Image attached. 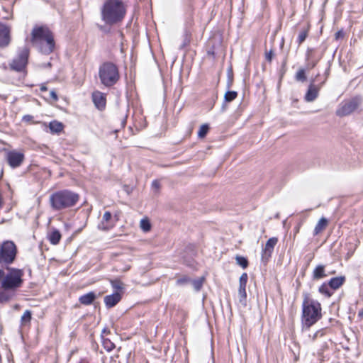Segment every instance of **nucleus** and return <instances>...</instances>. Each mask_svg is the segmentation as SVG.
<instances>
[{
  "instance_id": "4be33fe9",
  "label": "nucleus",
  "mask_w": 363,
  "mask_h": 363,
  "mask_svg": "<svg viewBox=\"0 0 363 363\" xmlns=\"http://www.w3.org/2000/svg\"><path fill=\"white\" fill-rule=\"evenodd\" d=\"M49 128L53 133H59L63 130V125L62 123L53 121L50 123Z\"/></svg>"
},
{
  "instance_id": "aec40b11",
  "label": "nucleus",
  "mask_w": 363,
  "mask_h": 363,
  "mask_svg": "<svg viewBox=\"0 0 363 363\" xmlns=\"http://www.w3.org/2000/svg\"><path fill=\"white\" fill-rule=\"evenodd\" d=\"M328 223V220L325 218H321L315 227L313 235H317L320 233L323 230L325 229Z\"/></svg>"
},
{
  "instance_id": "6ab92c4d",
  "label": "nucleus",
  "mask_w": 363,
  "mask_h": 363,
  "mask_svg": "<svg viewBox=\"0 0 363 363\" xmlns=\"http://www.w3.org/2000/svg\"><path fill=\"white\" fill-rule=\"evenodd\" d=\"M345 279L344 277H337L332 278L330 280L328 285L331 289L334 290L337 289L344 284Z\"/></svg>"
},
{
  "instance_id": "1a4fd4ad",
  "label": "nucleus",
  "mask_w": 363,
  "mask_h": 363,
  "mask_svg": "<svg viewBox=\"0 0 363 363\" xmlns=\"http://www.w3.org/2000/svg\"><path fill=\"white\" fill-rule=\"evenodd\" d=\"M28 56L29 49L27 47L22 48L10 63L11 69L17 72L23 71L28 63Z\"/></svg>"
},
{
  "instance_id": "9d476101",
  "label": "nucleus",
  "mask_w": 363,
  "mask_h": 363,
  "mask_svg": "<svg viewBox=\"0 0 363 363\" xmlns=\"http://www.w3.org/2000/svg\"><path fill=\"white\" fill-rule=\"evenodd\" d=\"M278 242V239L277 238H269L265 244L264 247L262 250V262L264 263H267L269 259L271 257L272 254L274 251V248L275 245Z\"/></svg>"
},
{
  "instance_id": "49530a36",
  "label": "nucleus",
  "mask_w": 363,
  "mask_h": 363,
  "mask_svg": "<svg viewBox=\"0 0 363 363\" xmlns=\"http://www.w3.org/2000/svg\"><path fill=\"white\" fill-rule=\"evenodd\" d=\"M99 28H100V30H104V26H99Z\"/></svg>"
},
{
  "instance_id": "6e6552de",
  "label": "nucleus",
  "mask_w": 363,
  "mask_h": 363,
  "mask_svg": "<svg viewBox=\"0 0 363 363\" xmlns=\"http://www.w3.org/2000/svg\"><path fill=\"white\" fill-rule=\"evenodd\" d=\"M362 97L356 96L349 100L345 101L341 103L336 111V114L338 116L342 117L348 116L354 111L362 103Z\"/></svg>"
},
{
  "instance_id": "79ce46f5",
  "label": "nucleus",
  "mask_w": 363,
  "mask_h": 363,
  "mask_svg": "<svg viewBox=\"0 0 363 363\" xmlns=\"http://www.w3.org/2000/svg\"><path fill=\"white\" fill-rule=\"evenodd\" d=\"M31 118H32V117H31L30 116L27 115V116H25L23 117V120H25V121H29Z\"/></svg>"
},
{
  "instance_id": "f3484780",
  "label": "nucleus",
  "mask_w": 363,
  "mask_h": 363,
  "mask_svg": "<svg viewBox=\"0 0 363 363\" xmlns=\"http://www.w3.org/2000/svg\"><path fill=\"white\" fill-rule=\"evenodd\" d=\"M96 297L95 293L91 291L81 296L79 301L82 304L87 306L91 304Z\"/></svg>"
},
{
  "instance_id": "f03ea898",
  "label": "nucleus",
  "mask_w": 363,
  "mask_h": 363,
  "mask_svg": "<svg viewBox=\"0 0 363 363\" xmlns=\"http://www.w3.org/2000/svg\"><path fill=\"white\" fill-rule=\"evenodd\" d=\"M31 43L43 54L48 55L54 50V37L47 27H35L31 33Z\"/></svg>"
},
{
  "instance_id": "7c9ffc66",
  "label": "nucleus",
  "mask_w": 363,
  "mask_h": 363,
  "mask_svg": "<svg viewBox=\"0 0 363 363\" xmlns=\"http://www.w3.org/2000/svg\"><path fill=\"white\" fill-rule=\"evenodd\" d=\"M329 287V285L323 284L319 287V292L325 295L327 297H330L332 295V292L330 291Z\"/></svg>"
},
{
  "instance_id": "cd10ccee",
  "label": "nucleus",
  "mask_w": 363,
  "mask_h": 363,
  "mask_svg": "<svg viewBox=\"0 0 363 363\" xmlns=\"http://www.w3.org/2000/svg\"><path fill=\"white\" fill-rule=\"evenodd\" d=\"M238 96V93L235 91H228L224 95L225 102H230Z\"/></svg>"
},
{
  "instance_id": "4468645a",
  "label": "nucleus",
  "mask_w": 363,
  "mask_h": 363,
  "mask_svg": "<svg viewBox=\"0 0 363 363\" xmlns=\"http://www.w3.org/2000/svg\"><path fill=\"white\" fill-rule=\"evenodd\" d=\"M92 100L96 107L103 110L106 104V95L99 91H95L92 94Z\"/></svg>"
},
{
  "instance_id": "393cba45",
  "label": "nucleus",
  "mask_w": 363,
  "mask_h": 363,
  "mask_svg": "<svg viewBox=\"0 0 363 363\" xmlns=\"http://www.w3.org/2000/svg\"><path fill=\"white\" fill-rule=\"evenodd\" d=\"M9 291L4 289L0 290V303H6L11 298L12 294Z\"/></svg>"
},
{
  "instance_id": "ea45409f",
  "label": "nucleus",
  "mask_w": 363,
  "mask_h": 363,
  "mask_svg": "<svg viewBox=\"0 0 363 363\" xmlns=\"http://www.w3.org/2000/svg\"><path fill=\"white\" fill-rule=\"evenodd\" d=\"M4 272L1 269H0V286H1V289H2V282L4 281Z\"/></svg>"
},
{
  "instance_id": "b1692460",
  "label": "nucleus",
  "mask_w": 363,
  "mask_h": 363,
  "mask_svg": "<svg viewBox=\"0 0 363 363\" xmlns=\"http://www.w3.org/2000/svg\"><path fill=\"white\" fill-rule=\"evenodd\" d=\"M32 318V313L29 310H26L21 318V324L22 326H26L30 324Z\"/></svg>"
},
{
  "instance_id": "2f4dec72",
  "label": "nucleus",
  "mask_w": 363,
  "mask_h": 363,
  "mask_svg": "<svg viewBox=\"0 0 363 363\" xmlns=\"http://www.w3.org/2000/svg\"><path fill=\"white\" fill-rule=\"evenodd\" d=\"M103 346L104 348L108 352H111L115 348V345L108 339L104 340Z\"/></svg>"
},
{
  "instance_id": "2eb2a0df",
  "label": "nucleus",
  "mask_w": 363,
  "mask_h": 363,
  "mask_svg": "<svg viewBox=\"0 0 363 363\" xmlns=\"http://www.w3.org/2000/svg\"><path fill=\"white\" fill-rule=\"evenodd\" d=\"M319 90V86H316L313 83H311L309 85L308 89L305 95V100L308 102L313 101L318 97Z\"/></svg>"
},
{
  "instance_id": "a878e982",
  "label": "nucleus",
  "mask_w": 363,
  "mask_h": 363,
  "mask_svg": "<svg viewBox=\"0 0 363 363\" xmlns=\"http://www.w3.org/2000/svg\"><path fill=\"white\" fill-rule=\"evenodd\" d=\"M111 284L112 287L116 290V292L120 294L123 292L124 289V284L119 279L111 280Z\"/></svg>"
},
{
  "instance_id": "de8ad7c7",
  "label": "nucleus",
  "mask_w": 363,
  "mask_h": 363,
  "mask_svg": "<svg viewBox=\"0 0 363 363\" xmlns=\"http://www.w3.org/2000/svg\"><path fill=\"white\" fill-rule=\"evenodd\" d=\"M359 315H363V311H362V312H359Z\"/></svg>"
},
{
  "instance_id": "7ed1b4c3",
  "label": "nucleus",
  "mask_w": 363,
  "mask_h": 363,
  "mask_svg": "<svg viewBox=\"0 0 363 363\" xmlns=\"http://www.w3.org/2000/svg\"><path fill=\"white\" fill-rule=\"evenodd\" d=\"M321 318L320 304L306 295L302 304V324L309 328Z\"/></svg>"
},
{
  "instance_id": "9b49d317",
  "label": "nucleus",
  "mask_w": 363,
  "mask_h": 363,
  "mask_svg": "<svg viewBox=\"0 0 363 363\" xmlns=\"http://www.w3.org/2000/svg\"><path fill=\"white\" fill-rule=\"evenodd\" d=\"M247 282V273H243L239 279V289H238V297L239 301L242 305H246V298H247V293H246V286Z\"/></svg>"
},
{
  "instance_id": "c85d7f7f",
  "label": "nucleus",
  "mask_w": 363,
  "mask_h": 363,
  "mask_svg": "<svg viewBox=\"0 0 363 363\" xmlns=\"http://www.w3.org/2000/svg\"><path fill=\"white\" fill-rule=\"evenodd\" d=\"M140 227L144 232H148L151 228V225L148 219L143 218L140 220Z\"/></svg>"
},
{
  "instance_id": "dca6fc26",
  "label": "nucleus",
  "mask_w": 363,
  "mask_h": 363,
  "mask_svg": "<svg viewBox=\"0 0 363 363\" xmlns=\"http://www.w3.org/2000/svg\"><path fill=\"white\" fill-rule=\"evenodd\" d=\"M121 299V294L119 292H115L111 295L104 297V303L108 308L115 306Z\"/></svg>"
},
{
  "instance_id": "a18cd8bd",
  "label": "nucleus",
  "mask_w": 363,
  "mask_h": 363,
  "mask_svg": "<svg viewBox=\"0 0 363 363\" xmlns=\"http://www.w3.org/2000/svg\"><path fill=\"white\" fill-rule=\"evenodd\" d=\"M225 108H226L225 105H223V106H222V111H225Z\"/></svg>"
},
{
  "instance_id": "ddd939ff",
  "label": "nucleus",
  "mask_w": 363,
  "mask_h": 363,
  "mask_svg": "<svg viewBox=\"0 0 363 363\" xmlns=\"http://www.w3.org/2000/svg\"><path fill=\"white\" fill-rule=\"evenodd\" d=\"M10 29L9 28L0 23V48H4L10 43Z\"/></svg>"
},
{
  "instance_id": "f257e3e1",
  "label": "nucleus",
  "mask_w": 363,
  "mask_h": 363,
  "mask_svg": "<svg viewBox=\"0 0 363 363\" xmlns=\"http://www.w3.org/2000/svg\"><path fill=\"white\" fill-rule=\"evenodd\" d=\"M101 20L112 26L121 22L126 13V6L121 0H106L101 9Z\"/></svg>"
},
{
  "instance_id": "bb28decb",
  "label": "nucleus",
  "mask_w": 363,
  "mask_h": 363,
  "mask_svg": "<svg viewBox=\"0 0 363 363\" xmlns=\"http://www.w3.org/2000/svg\"><path fill=\"white\" fill-rule=\"evenodd\" d=\"M204 280H205V278L204 277H200L197 279H194V280H192L191 281L192 285H193V287L194 289L196 291H199L201 290L203 284V282H204Z\"/></svg>"
},
{
  "instance_id": "39448f33",
  "label": "nucleus",
  "mask_w": 363,
  "mask_h": 363,
  "mask_svg": "<svg viewBox=\"0 0 363 363\" xmlns=\"http://www.w3.org/2000/svg\"><path fill=\"white\" fill-rule=\"evenodd\" d=\"M99 77L105 86L116 84L120 78L118 67L110 62L103 63L99 69Z\"/></svg>"
},
{
  "instance_id": "0eeeda50",
  "label": "nucleus",
  "mask_w": 363,
  "mask_h": 363,
  "mask_svg": "<svg viewBox=\"0 0 363 363\" xmlns=\"http://www.w3.org/2000/svg\"><path fill=\"white\" fill-rule=\"evenodd\" d=\"M17 255V247L11 240L0 242V264L9 265L12 264Z\"/></svg>"
},
{
  "instance_id": "58836bf2",
  "label": "nucleus",
  "mask_w": 363,
  "mask_h": 363,
  "mask_svg": "<svg viewBox=\"0 0 363 363\" xmlns=\"http://www.w3.org/2000/svg\"><path fill=\"white\" fill-rule=\"evenodd\" d=\"M152 187L155 189H158L160 188V182L157 180L153 181L152 183Z\"/></svg>"
},
{
  "instance_id": "4c0bfd02",
  "label": "nucleus",
  "mask_w": 363,
  "mask_h": 363,
  "mask_svg": "<svg viewBox=\"0 0 363 363\" xmlns=\"http://www.w3.org/2000/svg\"><path fill=\"white\" fill-rule=\"evenodd\" d=\"M50 96L52 99L53 101H57L58 97H57L56 92L54 90H52L50 92Z\"/></svg>"
},
{
  "instance_id": "5701e85b",
  "label": "nucleus",
  "mask_w": 363,
  "mask_h": 363,
  "mask_svg": "<svg viewBox=\"0 0 363 363\" xmlns=\"http://www.w3.org/2000/svg\"><path fill=\"white\" fill-rule=\"evenodd\" d=\"M61 239V234L57 230L52 231L49 235V240L52 245L59 243Z\"/></svg>"
},
{
  "instance_id": "c03bdc74",
  "label": "nucleus",
  "mask_w": 363,
  "mask_h": 363,
  "mask_svg": "<svg viewBox=\"0 0 363 363\" xmlns=\"http://www.w3.org/2000/svg\"><path fill=\"white\" fill-rule=\"evenodd\" d=\"M299 226L296 228V233H297L299 231Z\"/></svg>"
},
{
  "instance_id": "37998d69",
  "label": "nucleus",
  "mask_w": 363,
  "mask_h": 363,
  "mask_svg": "<svg viewBox=\"0 0 363 363\" xmlns=\"http://www.w3.org/2000/svg\"><path fill=\"white\" fill-rule=\"evenodd\" d=\"M40 90H41L42 91H46V90H47V87H46V86H42L40 87Z\"/></svg>"
},
{
  "instance_id": "c9c22d12",
  "label": "nucleus",
  "mask_w": 363,
  "mask_h": 363,
  "mask_svg": "<svg viewBox=\"0 0 363 363\" xmlns=\"http://www.w3.org/2000/svg\"><path fill=\"white\" fill-rule=\"evenodd\" d=\"M189 281H191V280L188 277H184L182 278H180V279H177V284L178 285H182V284H184L186 283H188Z\"/></svg>"
},
{
  "instance_id": "a211bd4d",
  "label": "nucleus",
  "mask_w": 363,
  "mask_h": 363,
  "mask_svg": "<svg viewBox=\"0 0 363 363\" xmlns=\"http://www.w3.org/2000/svg\"><path fill=\"white\" fill-rule=\"evenodd\" d=\"M111 218V213L109 211H106L103 216L102 220L99 225V228L101 230H106L111 228V225L108 223Z\"/></svg>"
},
{
  "instance_id": "20e7f679",
  "label": "nucleus",
  "mask_w": 363,
  "mask_h": 363,
  "mask_svg": "<svg viewBox=\"0 0 363 363\" xmlns=\"http://www.w3.org/2000/svg\"><path fill=\"white\" fill-rule=\"evenodd\" d=\"M79 195L69 190L58 191L50 196V203L52 209L60 211L76 205Z\"/></svg>"
},
{
  "instance_id": "e433bc0d",
  "label": "nucleus",
  "mask_w": 363,
  "mask_h": 363,
  "mask_svg": "<svg viewBox=\"0 0 363 363\" xmlns=\"http://www.w3.org/2000/svg\"><path fill=\"white\" fill-rule=\"evenodd\" d=\"M273 57L272 50H269V52H266L265 58L267 61L271 62Z\"/></svg>"
},
{
  "instance_id": "a19ab883",
  "label": "nucleus",
  "mask_w": 363,
  "mask_h": 363,
  "mask_svg": "<svg viewBox=\"0 0 363 363\" xmlns=\"http://www.w3.org/2000/svg\"><path fill=\"white\" fill-rule=\"evenodd\" d=\"M319 334H320V335H323V332H322V331H318V332H316V333L314 334V335H313V340H314V339H315V337H316Z\"/></svg>"
},
{
  "instance_id": "f8f14e48",
  "label": "nucleus",
  "mask_w": 363,
  "mask_h": 363,
  "mask_svg": "<svg viewBox=\"0 0 363 363\" xmlns=\"http://www.w3.org/2000/svg\"><path fill=\"white\" fill-rule=\"evenodd\" d=\"M24 160L23 153L16 151H11L7 154V160L13 168L19 167Z\"/></svg>"
},
{
  "instance_id": "72a5a7b5",
  "label": "nucleus",
  "mask_w": 363,
  "mask_h": 363,
  "mask_svg": "<svg viewBox=\"0 0 363 363\" xmlns=\"http://www.w3.org/2000/svg\"><path fill=\"white\" fill-rule=\"evenodd\" d=\"M296 79L297 81L304 82L306 79L305 71L303 69H300L296 74Z\"/></svg>"
},
{
  "instance_id": "c756f323",
  "label": "nucleus",
  "mask_w": 363,
  "mask_h": 363,
  "mask_svg": "<svg viewBox=\"0 0 363 363\" xmlns=\"http://www.w3.org/2000/svg\"><path fill=\"white\" fill-rule=\"evenodd\" d=\"M236 262L238 265L241 266L243 269H245L248 266V261L247 259L244 257L239 255H237L235 257Z\"/></svg>"
},
{
  "instance_id": "412c9836",
  "label": "nucleus",
  "mask_w": 363,
  "mask_h": 363,
  "mask_svg": "<svg viewBox=\"0 0 363 363\" xmlns=\"http://www.w3.org/2000/svg\"><path fill=\"white\" fill-rule=\"evenodd\" d=\"M326 277L325 273V266L318 265L313 272V278L314 279H320Z\"/></svg>"
},
{
  "instance_id": "423d86ee",
  "label": "nucleus",
  "mask_w": 363,
  "mask_h": 363,
  "mask_svg": "<svg viewBox=\"0 0 363 363\" xmlns=\"http://www.w3.org/2000/svg\"><path fill=\"white\" fill-rule=\"evenodd\" d=\"M23 270L16 268L9 269V272L4 275L2 289L16 290L21 287L23 284Z\"/></svg>"
},
{
  "instance_id": "473e14b6",
  "label": "nucleus",
  "mask_w": 363,
  "mask_h": 363,
  "mask_svg": "<svg viewBox=\"0 0 363 363\" xmlns=\"http://www.w3.org/2000/svg\"><path fill=\"white\" fill-rule=\"evenodd\" d=\"M209 128L207 124L202 125L198 132V136L201 138H204L208 133Z\"/></svg>"
},
{
  "instance_id": "f704fd0d",
  "label": "nucleus",
  "mask_w": 363,
  "mask_h": 363,
  "mask_svg": "<svg viewBox=\"0 0 363 363\" xmlns=\"http://www.w3.org/2000/svg\"><path fill=\"white\" fill-rule=\"evenodd\" d=\"M308 35V32L306 30H303L300 32L298 36V44H301L306 38Z\"/></svg>"
}]
</instances>
